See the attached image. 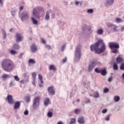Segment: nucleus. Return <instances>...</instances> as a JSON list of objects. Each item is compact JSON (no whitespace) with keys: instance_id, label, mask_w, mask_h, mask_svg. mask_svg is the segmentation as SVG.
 <instances>
[{"instance_id":"1","label":"nucleus","mask_w":124,"mask_h":124,"mask_svg":"<svg viewBox=\"0 0 124 124\" xmlns=\"http://www.w3.org/2000/svg\"><path fill=\"white\" fill-rule=\"evenodd\" d=\"M90 49L91 51H95L96 54H102L106 51V46L103 40L99 39L94 45L90 46Z\"/></svg>"},{"instance_id":"2","label":"nucleus","mask_w":124,"mask_h":124,"mask_svg":"<svg viewBox=\"0 0 124 124\" xmlns=\"http://www.w3.org/2000/svg\"><path fill=\"white\" fill-rule=\"evenodd\" d=\"M1 66L4 71L11 72L14 69V64L10 59H5L1 62Z\"/></svg>"},{"instance_id":"3","label":"nucleus","mask_w":124,"mask_h":124,"mask_svg":"<svg viewBox=\"0 0 124 124\" xmlns=\"http://www.w3.org/2000/svg\"><path fill=\"white\" fill-rule=\"evenodd\" d=\"M75 61L79 62L81 59V46L78 45L75 52Z\"/></svg>"},{"instance_id":"4","label":"nucleus","mask_w":124,"mask_h":124,"mask_svg":"<svg viewBox=\"0 0 124 124\" xmlns=\"http://www.w3.org/2000/svg\"><path fill=\"white\" fill-rule=\"evenodd\" d=\"M40 101V97H36L35 98V99L33 100V103L32 104L33 109H38L39 107Z\"/></svg>"},{"instance_id":"5","label":"nucleus","mask_w":124,"mask_h":124,"mask_svg":"<svg viewBox=\"0 0 124 124\" xmlns=\"http://www.w3.org/2000/svg\"><path fill=\"white\" fill-rule=\"evenodd\" d=\"M29 12L27 11L23 12L21 14L20 19L22 22L29 20Z\"/></svg>"},{"instance_id":"6","label":"nucleus","mask_w":124,"mask_h":124,"mask_svg":"<svg viewBox=\"0 0 124 124\" xmlns=\"http://www.w3.org/2000/svg\"><path fill=\"white\" fill-rule=\"evenodd\" d=\"M22 38L23 36L20 33H16V42L17 43H18V42H21V41H22Z\"/></svg>"},{"instance_id":"7","label":"nucleus","mask_w":124,"mask_h":124,"mask_svg":"<svg viewBox=\"0 0 124 124\" xmlns=\"http://www.w3.org/2000/svg\"><path fill=\"white\" fill-rule=\"evenodd\" d=\"M31 53H33L34 54L36 53V52L38 51L37 46H36L34 44H33L31 46Z\"/></svg>"},{"instance_id":"8","label":"nucleus","mask_w":124,"mask_h":124,"mask_svg":"<svg viewBox=\"0 0 124 124\" xmlns=\"http://www.w3.org/2000/svg\"><path fill=\"white\" fill-rule=\"evenodd\" d=\"M108 28H111V29L114 32L116 31H119V30H118V26H116V25H114L113 24H110L108 25Z\"/></svg>"},{"instance_id":"9","label":"nucleus","mask_w":124,"mask_h":124,"mask_svg":"<svg viewBox=\"0 0 124 124\" xmlns=\"http://www.w3.org/2000/svg\"><path fill=\"white\" fill-rule=\"evenodd\" d=\"M95 67V66H94V64L92 62L89 64V65L88 66L87 71L88 72H92L93 71V69Z\"/></svg>"},{"instance_id":"10","label":"nucleus","mask_w":124,"mask_h":124,"mask_svg":"<svg viewBox=\"0 0 124 124\" xmlns=\"http://www.w3.org/2000/svg\"><path fill=\"white\" fill-rule=\"evenodd\" d=\"M109 48L110 49H119L120 48V46L118 44H115L114 43H111L109 45Z\"/></svg>"},{"instance_id":"11","label":"nucleus","mask_w":124,"mask_h":124,"mask_svg":"<svg viewBox=\"0 0 124 124\" xmlns=\"http://www.w3.org/2000/svg\"><path fill=\"white\" fill-rule=\"evenodd\" d=\"M47 91L49 94L54 95L55 94V90H54V86H50L48 88Z\"/></svg>"},{"instance_id":"12","label":"nucleus","mask_w":124,"mask_h":124,"mask_svg":"<svg viewBox=\"0 0 124 124\" xmlns=\"http://www.w3.org/2000/svg\"><path fill=\"white\" fill-rule=\"evenodd\" d=\"M52 13V11L51 10H49L46 12V15L45 17V20L46 21H49L50 20V13Z\"/></svg>"},{"instance_id":"13","label":"nucleus","mask_w":124,"mask_h":124,"mask_svg":"<svg viewBox=\"0 0 124 124\" xmlns=\"http://www.w3.org/2000/svg\"><path fill=\"white\" fill-rule=\"evenodd\" d=\"M7 98L9 104H13L14 103V100H13V97L12 95H8Z\"/></svg>"},{"instance_id":"14","label":"nucleus","mask_w":124,"mask_h":124,"mask_svg":"<svg viewBox=\"0 0 124 124\" xmlns=\"http://www.w3.org/2000/svg\"><path fill=\"white\" fill-rule=\"evenodd\" d=\"M20 106H21V102L17 101L16 102L14 105V109H15V110H17V109H19V108H20Z\"/></svg>"},{"instance_id":"15","label":"nucleus","mask_w":124,"mask_h":124,"mask_svg":"<svg viewBox=\"0 0 124 124\" xmlns=\"http://www.w3.org/2000/svg\"><path fill=\"white\" fill-rule=\"evenodd\" d=\"M44 106L47 107L49 104H50V99L49 98H46L44 100Z\"/></svg>"},{"instance_id":"16","label":"nucleus","mask_w":124,"mask_h":124,"mask_svg":"<svg viewBox=\"0 0 124 124\" xmlns=\"http://www.w3.org/2000/svg\"><path fill=\"white\" fill-rule=\"evenodd\" d=\"M78 122L79 124H85V119H84V117H79L78 120Z\"/></svg>"},{"instance_id":"17","label":"nucleus","mask_w":124,"mask_h":124,"mask_svg":"<svg viewBox=\"0 0 124 124\" xmlns=\"http://www.w3.org/2000/svg\"><path fill=\"white\" fill-rule=\"evenodd\" d=\"M106 3L108 5H112L114 3V0H106Z\"/></svg>"},{"instance_id":"18","label":"nucleus","mask_w":124,"mask_h":124,"mask_svg":"<svg viewBox=\"0 0 124 124\" xmlns=\"http://www.w3.org/2000/svg\"><path fill=\"white\" fill-rule=\"evenodd\" d=\"M96 33L99 35L103 34V30L102 29H99L96 31Z\"/></svg>"},{"instance_id":"19","label":"nucleus","mask_w":124,"mask_h":124,"mask_svg":"<svg viewBox=\"0 0 124 124\" xmlns=\"http://www.w3.org/2000/svg\"><path fill=\"white\" fill-rule=\"evenodd\" d=\"M113 99L115 102H119L120 101V99H121V97L118 95L114 96Z\"/></svg>"},{"instance_id":"20","label":"nucleus","mask_w":124,"mask_h":124,"mask_svg":"<svg viewBox=\"0 0 124 124\" xmlns=\"http://www.w3.org/2000/svg\"><path fill=\"white\" fill-rule=\"evenodd\" d=\"M13 48L15 50H19L20 49V46L18 44H15L13 45Z\"/></svg>"},{"instance_id":"21","label":"nucleus","mask_w":124,"mask_h":124,"mask_svg":"<svg viewBox=\"0 0 124 124\" xmlns=\"http://www.w3.org/2000/svg\"><path fill=\"white\" fill-rule=\"evenodd\" d=\"M92 62H93V63L95 66H96V65H98V66H100V65H101V62H100L98 61H94Z\"/></svg>"},{"instance_id":"22","label":"nucleus","mask_w":124,"mask_h":124,"mask_svg":"<svg viewBox=\"0 0 124 124\" xmlns=\"http://www.w3.org/2000/svg\"><path fill=\"white\" fill-rule=\"evenodd\" d=\"M90 27V26L87 25V24H84L83 26V27H82V30L84 31H87L88 29V28Z\"/></svg>"},{"instance_id":"23","label":"nucleus","mask_w":124,"mask_h":124,"mask_svg":"<svg viewBox=\"0 0 124 124\" xmlns=\"http://www.w3.org/2000/svg\"><path fill=\"white\" fill-rule=\"evenodd\" d=\"M117 63H120V62H123V59L121 57H118L116 59Z\"/></svg>"},{"instance_id":"24","label":"nucleus","mask_w":124,"mask_h":124,"mask_svg":"<svg viewBox=\"0 0 124 124\" xmlns=\"http://www.w3.org/2000/svg\"><path fill=\"white\" fill-rule=\"evenodd\" d=\"M101 74L103 76H105L106 74H107V71H106V69H103L101 71Z\"/></svg>"},{"instance_id":"25","label":"nucleus","mask_w":124,"mask_h":124,"mask_svg":"<svg viewBox=\"0 0 124 124\" xmlns=\"http://www.w3.org/2000/svg\"><path fill=\"white\" fill-rule=\"evenodd\" d=\"M49 68L50 70H53V71H56V70H57L54 65H50Z\"/></svg>"},{"instance_id":"26","label":"nucleus","mask_w":124,"mask_h":124,"mask_svg":"<svg viewBox=\"0 0 124 124\" xmlns=\"http://www.w3.org/2000/svg\"><path fill=\"white\" fill-rule=\"evenodd\" d=\"M113 68L114 70H118L119 69V66H118V65L116 62H114V63L113 64Z\"/></svg>"},{"instance_id":"27","label":"nucleus","mask_w":124,"mask_h":124,"mask_svg":"<svg viewBox=\"0 0 124 124\" xmlns=\"http://www.w3.org/2000/svg\"><path fill=\"white\" fill-rule=\"evenodd\" d=\"M76 124V119L72 118L70 120V122L69 124Z\"/></svg>"},{"instance_id":"28","label":"nucleus","mask_w":124,"mask_h":124,"mask_svg":"<svg viewBox=\"0 0 124 124\" xmlns=\"http://www.w3.org/2000/svg\"><path fill=\"white\" fill-rule=\"evenodd\" d=\"M31 20L34 25H37V23H38V22L34 17H31Z\"/></svg>"},{"instance_id":"29","label":"nucleus","mask_w":124,"mask_h":124,"mask_svg":"<svg viewBox=\"0 0 124 124\" xmlns=\"http://www.w3.org/2000/svg\"><path fill=\"white\" fill-rule=\"evenodd\" d=\"M2 78L4 79V80H6V79L10 78V75L5 74L3 76Z\"/></svg>"},{"instance_id":"30","label":"nucleus","mask_w":124,"mask_h":124,"mask_svg":"<svg viewBox=\"0 0 124 124\" xmlns=\"http://www.w3.org/2000/svg\"><path fill=\"white\" fill-rule=\"evenodd\" d=\"M116 22L117 23V24H119L120 23H123V21L122 19H121L120 18H117L115 20Z\"/></svg>"},{"instance_id":"31","label":"nucleus","mask_w":124,"mask_h":124,"mask_svg":"<svg viewBox=\"0 0 124 124\" xmlns=\"http://www.w3.org/2000/svg\"><path fill=\"white\" fill-rule=\"evenodd\" d=\"M32 13L34 16H36L37 15V9L36 8H34L33 9Z\"/></svg>"},{"instance_id":"32","label":"nucleus","mask_w":124,"mask_h":124,"mask_svg":"<svg viewBox=\"0 0 124 124\" xmlns=\"http://www.w3.org/2000/svg\"><path fill=\"white\" fill-rule=\"evenodd\" d=\"M25 101L27 103H29L31 101V96H27L25 97Z\"/></svg>"},{"instance_id":"33","label":"nucleus","mask_w":124,"mask_h":124,"mask_svg":"<svg viewBox=\"0 0 124 124\" xmlns=\"http://www.w3.org/2000/svg\"><path fill=\"white\" fill-rule=\"evenodd\" d=\"M87 13H88V14H93V9H89L87 10Z\"/></svg>"},{"instance_id":"34","label":"nucleus","mask_w":124,"mask_h":124,"mask_svg":"<svg viewBox=\"0 0 124 124\" xmlns=\"http://www.w3.org/2000/svg\"><path fill=\"white\" fill-rule=\"evenodd\" d=\"M81 112V109H79V108H76L75 110V113L76 114V115H78V114H79V113Z\"/></svg>"},{"instance_id":"35","label":"nucleus","mask_w":124,"mask_h":124,"mask_svg":"<svg viewBox=\"0 0 124 124\" xmlns=\"http://www.w3.org/2000/svg\"><path fill=\"white\" fill-rule=\"evenodd\" d=\"M29 62L30 63H32V64H34L36 62L33 59H31L29 60Z\"/></svg>"},{"instance_id":"36","label":"nucleus","mask_w":124,"mask_h":124,"mask_svg":"<svg viewBox=\"0 0 124 124\" xmlns=\"http://www.w3.org/2000/svg\"><path fill=\"white\" fill-rule=\"evenodd\" d=\"M11 13L13 17H15V16L16 15V10L12 11Z\"/></svg>"},{"instance_id":"37","label":"nucleus","mask_w":124,"mask_h":124,"mask_svg":"<svg viewBox=\"0 0 124 124\" xmlns=\"http://www.w3.org/2000/svg\"><path fill=\"white\" fill-rule=\"evenodd\" d=\"M47 117H48V118H52V117H53V113L51 111H49L47 113Z\"/></svg>"},{"instance_id":"38","label":"nucleus","mask_w":124,"mask_h":124,"mask_svg":"<svg viewBox=\"0 0 124 124\" xmlns=\"http://www.w3.org/2000/svg\"><path fill=\"white\" fill-rule=\"evenodd\" d=\"M94 71L96 73H100L101 70L98 69V68H95L94 69Z\"/></svg>"},{"instance_id":"39","label":"nucleus","mask_w":124,"mask_h":124,"mask_svg":"<svg viewBox=\"0 0 124 124\" xmlns=\"http://www.w3.org/2000/svg\"><path fill=\"white\" fill-rule=\"evenodd\" d=\"M14 79L15 81H17V82H19V81H20V78L18 77V76H15L14 77Z\"/></svg>"},{"instance_id":"40","label":"nucleus","mask_w":124,"mask_h":124,"mask_svg":"<svg viewBox=\"0 0 124 124\" xmlns=\"http://www.w3.org/2000/svg\"><path fill=\"white\" fill-rule=\"evenodd\" d=\"M10 53L11 54H12V55H15L16 54H17V52H16V51L12 49L10 51Z\"/></svg>"},{"instance_id":"41","label":"nucleus","mask_w":124,"mask_h":124,"mask_svg":"<svg viewBox=\"0 0 124 124\" xmlns=\"http://www.w3.org/2000/svg\"><path fill=\"white\" fill-rule=\"evenodd\" d=\"M94 97L95 98H98V97H99V94L98 93H96L94 95Z\"/></svg>"},{"instance_id":"42","label":"nucleus","mask_w":124,"mask_h":124,"mask_svg":"<svg viewBox=\"0 0 124 124\" xmlns=\"http://www.w3.org/2000/svg\"><path fill=\"white\" fill-rule=\"evenodd\" d=\"M108 111V109H107V108H105L102 110V114H106V113H107Z\"/></svg>"},{"instance_id":"43","label":"nucleus","mask_w":124,"mask_h":124,"mask_svg":"<svg viewBox=\"0 0 124 124\" xmlns=\"http://www.w3.org/2000/svg\"><path fill=\"white\" fill-rule=\"evenodd\" d=\"M120 69L121 70H124V63H123L121 64Z\"/></svg>"},{"instance_id":"44","label":"nucleus","mask_w":124,"mask_h":124,"mask_svg":"<svg viewBox=\"0 0 124 124\" xmlns=\"http://www.w3.org/2000/svg\"><path fill=\"white\" fill-rule=\"evenodd\" d=\"M109 92V89L106 88L104 89V93H107Z\"/></svg>"},{"instance_id":"45","label":"nucleus","mask_w":124,"mask_h":124,"mask_svg":"<svg viewBox=\"0 0 124 124\" xmlns=\"http://www.w3.org/2000/svg\"><path fill=\"white\" fill-rule=\"evenodd\" d=\"M29 82V80H26V81L25 79L22 80L20 81V83H22V84H25L26 83H28Z\"/></svg>"},{"instance_id":"46","label":"nucleus","mask_w":124,"mask_h":124,"mask_svg":"<svg viewBox=\"0 0 124 124\" xmlns=\"http://www.w3.org/2000/svg\"><path fill=\"white\" fill-rule=\"evenodd\" d=\"M112 53H113V54H117L118 53V50L117 48H115L114 49L112 50Z\"/></svg>"},{"instance_id":"47","label":"nucleus","mask_w":124,"mask_h":124,"mask_svg":"<svg viewBox=\"0 0 124 124\" xmlns=\"http://www.w3.org/2000/svg\"><path fill=\"white\" fill-rule=\"evenodd\" d=\"M87 30L88 31H90V32H93V30L92 29V27H91V26H89Z\"/></svg>"},{"instance_id":"48","label":"nucleus","mask_w":124,"mask_h":124,"mask_svg":"<svg viewBox=\"0 0 124 124\" xmlns=\"http://www.w3.org/2000/svg\"><path fill=\"white\" fill-rule=\"evenodd\" d=\"M110 120V114L107 116V118H105V120L108 122Z\"/></svg>"},{"instance_id":"49","label":"nucleus","mask_w":124,"mask_h":124,"mask_svg":"<svg viewBox=\"0 0 124 124\" xmlns=\"http://www.w3.org/2000/svg\"><path fill=\"white\" fill-rule=\"evenodd\" d=\"M65 49V44L63 45L62 46V51L63 52V51H64V49Z\"/></svg>"},{"instance_id":"50","label":"nucleus","mask_w":124,"mask_h":124,"mask_svg":"<svg viewBox=\"0 0 124 124\" xmlns=\"http://www.w3.org/2000/svg\"><path fill=\"white\" fill-rule=\"evenodd\" d=\"M36 82V80L35 79V78H33L32 84H33V86H34V87H35V82Z\"/></svg>"},{"instance_id":"51","label":"nucleus","mask_w":124,"mask_h":124,"mask_svg":"<svg viewBox=\"0 0 124 124\" xmlns=\"http://www.w3.org/2000/svg\"><path fill=\"white\" fill-rule=\"evenodd\" d=\"M24 115H25V116H28V115H29V110H26L24 111Z\"/></svg>"},{"instance_id":"52","label":"nucleus","mask_w":124,"mask_h":124,"mask_svg":"<svg viewBox=\"0 0 124 124\" xmlns=\"http://www.w3.org/2000/svg\"><path fill=\"white\" fill-rule=\"evenodd\" d=\"M46 47L47 48L48 50H51V46L48 45H46Z\"/></svg>"},{"instance_id":"53","label":"nucleus","mask_w":124,"mask_h":124,"mask_svg":"<svg viewBox=\"0 0 124 124\" xmlns=\"http://www.w3.org/2000/svg\"><path fill=\"white\" fill-rule=\"evenodd\" d=\"M32 76L34 78V79H35V77H36V74L35 73H32Z\"/></svg>"},{"instance_id":"54","label":"nucleus","mask_w":124,"mask_h":124,"mask_svg":"<svg viewBox=\"0 0 124 124\" xmlns=\"http://www.w3.org/2000/svg\"><path fill=\"white\" fill-rule=\"evenodd\" d=\"M39 80H42L43 79V77H42V76L40 74H39Z\"/></svg>"},{"instance_id":"55","label":"nucleus","mask_w":124,"mask_h":124,"mask_svg":"<svg viewBox=\"0 0 124 124\" xmlns=\"http://www.w3.org/2000/svg\"><path fill=\"white\" fill-rule=\"evenodd\" d=\"M37 9V10H39L40 11H42L43 9L42 8L40 7H37V8H36Z\"/></svg>"},{"instance_id":"56","label":"nucleus","mask_w":124,"mask_h":124,"mask_svg":"<svg viewBox=\"0 0 124 124\" xmlns=\"http://www.w3.org/2000/svg\"><path fill=\"white\" fill-rule=\"evenodd\" d=\"M55 17H56V15H55V14H52L51 15L52 19H55Z\"/></svg>"},{"instance_id":"57","label":"nucleus","mask_w":124,"mask_h":124,"mask_svg":"<svg viewBox=\"0 0 124 124\" xmlns=\"http://www.w3.org/2000/svg\"><path fill=\"white\" fill-rule=\"evenodd\" d=\"M23 9H24V6H20L19 8L20 11H22V10H23Z\"/></svg>"},{"instance_id":"58","label":"nucleus","mask_w":124,"mask_h":124,"mask_svg":"<svg viewBox=\"0 0 124 124\" xmlns=\"http://www.w3.org/2000/svg\"><path fill=\"white\" fill-rule=\"evenodd\" d=\"M29 32H30L31 33L32 32V29H31V28L30 27L29 28Z\"/></svg>"},{"instance_id":"59","label":"nucleus","mask_w":124,"mask_h":124,"mask_svg":"<svg viewBox=\"0 0 124 124\" xmlns=\"http://www.w3.org/2000/svg\"><path fill=\"white\" fill-rule=\"evenodd\" d=\"M80 1H76L75 2L76 5H79V3H80Z\"/></svg>"},{"instance_id":"60","label":"nucleus","mask_w":124,"mask_h":124,"mask_svg":"<svg viewBox=\"0 0 124 124\" xmlns=\"http://www.w3.org/2000/svg\"><path fill=\"white\" fill-rule=\"evenodd\" d=\"M86 103H91V100H90V99L87 100L86 101Z\"/></svg>"},{"instance_id":"61","label":"nucleus","mask_w":124,"mask_h":124,"mask_svg":"<svg viewBox=\"0 0 124 124\" xmlns=\"http://www.w3.org/2000/svg\"><path fill=\"white\" fill-rule=\"evenodd\" d=\"M112 77H111L110 78H108V82H111V81H112Z\"/></svg>"},{"instance_id":"62","label":"nucleus","mask_w":124,"mask_h":124,"mask_svg":"<svg viewBox=\"0 0 124 124\" xmlns=\"http://www.w3.org/2000/svg\"><path fill=\"white\" fill-rule=\"evenodd\" d=\"M42 41L44 44H46V41L44 39H42Z\"/></svg>"},{"instance_id":"63","label":"nucleus","mask_w":124,"mask_h":124,"mask_svg":"<svg viewBox=\"0 0 124 124\" xmlns=\"http://www.w3.org/2000/svg\"><path fill=\"white\" fill-rule=\"evenodd\" d=\"M3 38H6V32H4Z\"/></svg>"},{"instance_id":"64","label":"nucleus","mask_w":124,"mask_h":124,"mask_svg":"<svg viewBox=\"0 0 124 124\" xmlns=\"http://www.w3.org/2000/svg\"><path fill=\"white\" fill-rule=\"evenodd\" d=\"M66 58H65L63 60L62 62L63 63H64L65 62H66Z\"/></svg>"}]
</instances>
